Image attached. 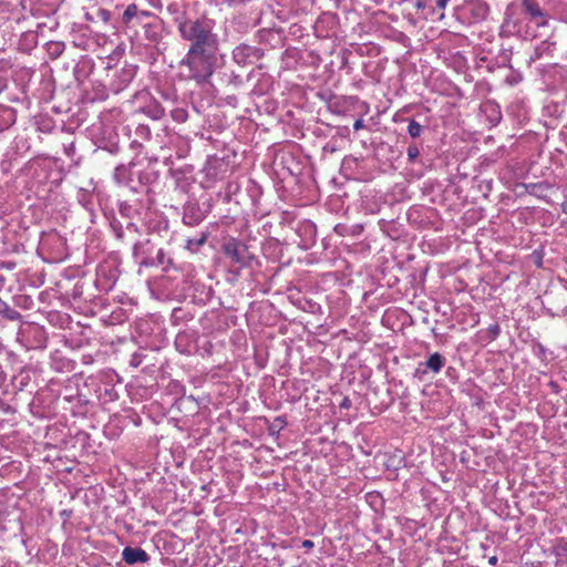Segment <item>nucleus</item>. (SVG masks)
<instances>
[{"mask_svg":"<svg viewBox=\"0 0 567 567\" xmlns=\"http://www.w3.org/2000/svg\"><path fill=\"white\" fill-rule=\"evenodd\" d=\"M178 32L183 40L190 42L189 49L217 48V35L212 25L202 20L179 21Z\"/></svg>","mask_w":567,"mask_h":567,"instance_id":"f257e3e1","label":"nucleus"},{"mask_svg":"<svg viewBox=\"0 0 567 567\" xmlns=\"http://www.w3.org/2000/svg\"><path fill=\"white\" fill-rule=\"evenodd\" d=\"M216 50L217 48L188 49L181 63L188 66L190 79L203 83L212 76Z\"/></svg>","mask_w":567,"mask_h":567,"instance_id":"f03ea898","label":"nucleus"},{"mask_svg":"<svg viewBox=\"0 0 567 567\" xmlns=\"http://www.w3.org/2000/svg\"><path fill=\"white\" fill-rule=\"evenodd\" d=\"M123 559L128 565L146 563L150 559L148 554L140 547H125L123 549Z\"/></svg>","mask_w":567,"mask_h":567,"instance_id":"7ed1b4c3","label":"nucleus"},{"mask_svg":"<svg viewBox=\"0 0 567 567\" xmlns=\"http://www.w3.org/2000/svg\"><path fill=\"white\" fill-rule=\"evenodd\" d=\"M240 243L231 238L223 245V251L227 258H229L234 264H241L243 257L240 254Z\"/></svg>","mask_w":567,"mask_h":567,"instance_id":"20e7f679","label":"nucleus"},{"mask_svg":"<svg viewBox=\"0 0 567 567\" xmlns=\"http://www.w3.org/2000/svg\"><path fill=\"white\" fill-rule=\"evenodd\" d=\"M553 554L556 557V565H563L567 563V539L558 538L555 540L553 548Z\"/></svg>","mask_w":567,"mask_h":567,"instance_id":"39448f33","label":"nucleus"},{"mask_svg":"<svg viewBox=\"0 0 567 567\" xmlns=\"http://www.w3.org/2000/svg\"><path fill=\"white\" fill-rule=\"evenodd\" d=\"M522 7L530 19H543L544 12L536 0H523Z\"/></svg>","mask_w":567,"mask_h":567,"instance_id":"423d86ee","label":"nucleus"},{"mask_svg":"<svg viewBox=\"0 0 567 567\" xmlns=\"http://www.w3.org/2000/svg\"><path fill=\"white\" fill-rule=\"evenodd\" d=\"M420 365H425L429 370L433 371L434 373H439L444 365V358L439 352H435L430 355L426 362L421 363Z\"/></svg>","mask_w":567,"mask_h":567,"instance_id":"0eeeda50","label":"nucleus"},{"mask_svg":"<svg viewBox=\"0 0 567 567\" xmlns=\"http://www.w3.org/2000/svg\"><path fill=\"white\" fill-rule=\"evenodd\" d=\"M138 14V7L135 3H131L126 7L123 12L122 20L125 24H130L134 17Z\"/></svg>","mask_w":567,"mask_h":567,"instance_id":"6e6552de","label":"nucleus"},{"mask_svg":"<svg viewBox=\"0 0 567 567\" xmlns=\"http://www.w3.org/2000/svg\"><path fill=\"white\" fill-rule=\"evenodd\" d=\"M422 126L416 121L411 120L408 126V133L411 137L416 138L421 135Z\"/></svg>","mask_w":567,"mask_h":567,"instance_id":"1a4fd4ad","label":"nucleus"},{"mask_svg":"<svg viewBox=\"0 0 567 567\" xmlns=\"http://www.w3.org/2000/svg\"><path fill=\"white\" fill-rule=\"evenodd\" d=\"M420 155L419 147L416 145H410L408 147V157L410 162H414Z\"/></svg>","mask_w":567,"mask_h":567,"instance_id":"9d476101","label":"nucleus"},{"mask_svg":"<svg viewBox=\"0 0 567 567\" xmlns=\"http://www.w3.org/2000/svg\"><path fill=\"white\" fill-rule=\"evenodd\" d=\"M97 17L105 23L111 20V12L106 9L100 8L97 10Z\"/></svg>","mask_w":567,"mask_h":567,"instance_id":"9b49d317","label":"nucleus"},{"mask_svg":"<svg viewBox=\"0 0 567 567\" xmlns=\"http://www.w3.org/2000/svg\"><path fill=\"white\" fill-rule=\"evenodd\" d=\"M363 127H364L363 120L362 118L355 120V122L353 123L354 131H359V130H361Z\"/></svg>","mask_w":567,"mask_h":567,"instance_id":"f8f14e48","label":"nucleus"},{"mask_svg":"<svg viewBox=\"0 0 567 567\" xmlns=\"http://www.w3.org/2000/svg\"><path fill=\"white\" fill-rule=\"evenodd\" d=\"M301 546L306 549H312L315 544L312 540L310 539H305L302 543H301Z\"/></svg>","mask_w":567,"mask_h":567,"instance_id":"ddd939ff","label":"nucleus"},{"mask_svg":"<svg viewBox=\"0 0 567 567\" xmlns=\"http://www.w3.org/2000/svg\"><path fill=\"white\" fill-rule=\"evenodd\" d=\"M450 0H437L436 1V7L441 10L445 9V7L447 6Z\"/></svg>","mask_w":567,"mask_h":567,"instance_id":"4468645a","label":"nucleus"},{"mask_svg":"<svg viewBox=\"0 0 567 567\" xmlns=\"http://www.w3.org/2000/svg\"><path fill=\"white\" fill-rule=\"evenodd\" d=\"M174 114H175L174 116L181 121H184L186 117V115L183 111H175Z\"/></svg>","mask_w":567,"mask_h":567,"instance_id":"2eb2a0df","label":"nucleus"},{"mask_svg":"<svg viewBox=\"0 0 567 567\" xmlns=\"http://www.w3.org/2000/svg\"><path fill=\"white\" fill-rule=\"evenodd\" d=\"M138 14L142 17H145V18H150L153 16V13L151 11H146V10H138Z\"/></svg>","mask_w":567,"mask_h":567,"instance_id":"dca6fc26","label":"nucleus"},{"mask_svg":"<svg viewBox=\"0 0 567 567\" xmlns=\"http://www.w3.org/2000/svg\"><path fill=\"white\" fill-rule=\"evenodd\" d=\"M488 563H489L491 565H493V566H494V565H496V563H497V557H496V556L491 557V558L488 559Z\"/></svg>","mask_w":567,"mask_h":567,"instance_id":"f3484780","label":"nucleus"},{"mask_svg":"<svg viewBox=\"0 0 567 567\" xmlns=\"http://www.w3.org/2000/svg\"><path fill=\"white\" fill-rule=\"evenodd\" d=\"M561 210L567 215V199L561 204Z\"/></svg>","mask_w":567,"mask_h":567,"instance_id":"a211bd4d","label":"nucleus"},{"mask_svg":"<svg viewBox=\"0 0 567 567\" xmlns=\"http://www.w3.org/2000/svg\"><path fill=\"white\" fill-rule=\"evenodd\" d=\"M342 406H348V400L346 399L344 402L342 403Z\"/></svg>","mask_w":567,"mask_h":567,"instance_id":"6ab92c4d","label":"nucleus"}]
</instances>
